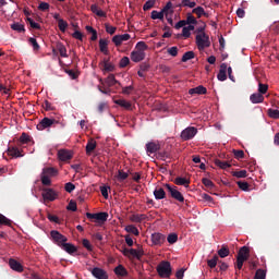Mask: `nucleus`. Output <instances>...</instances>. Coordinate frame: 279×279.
Instances as JSON below:
<instances>
[{"label":"nucleus","instance_id":"de8ad7c7","mask_svg":"<svg viewBox=\"0 0 279 279\" xmlns=\"http://www.w3.org/2000/svg\"><path fill=\"white\" fill-rule=\"evenodd\" d=\"M0 225L10 227L12 226V220L0 214Z\"/></svg>","mask_w":279,"mask_h":279},{"label":"nucleus","instance_id":"6e6d98bb","mask_svg":"<svg viewBox=\"0 0 279 279\" xmlns=\"http://www.w3.org/2000/svg\"><path fill=\"white\" fill-rule=\"evenodd\" d=\"M202 184H204V186H206V189H209L210 191L215 187L210 179H202Z\"/></svg>","mask_w":279,"mask_h":279},{"label":"nucleus","instance_id":"ea45409f","mask_svg":"<svg viewBox=\"0 0 279 279\" xmlns=\"http://www.w3.org/2000/svg\"><path fill=\"white\" fill-rule=\"evenodd\" d=\"M94 220L106 222L108 220V213L106 211H100L96 214V218Z\"/></svg>","mask_w":279,"mask_h":279},{"label":"nucleus","instance_id":"393cba45","mask_svg":"<svg viewBox=\"0 0 279 279\" xmlns=\"http://www.w3.org/2000/svg\"><path fill=\"white\" fill-rule=\"evenodd\" d=\"M8 156H12V158H23L24 154L16 147H10L8 148Z\"/></svg>","mask_w":279,"mask_h":279},{"label":"nucleus","instance_id":"1a4fd4ad","mask_svg":"<svg viewBox=\"0 0 279 279\" xmlns=\"http://www.w3.org/2000/svg\"><path fill=\"white\" fill-rule=\"evenodd\" d=\"M58 197V193L53 191V189H43L41 190V198L47 202H53Z\"/></svg>","mask_w":279,"mask_h":279},{"label":"nucleus","instance_id":"4c0bfd02","mask_svg":"<svg viewBox=\"0 0 279 279\" xmlns=\"http://www.w3.org/2000/svg\"><path fill=\"white\" fill-rule=\"evenodd\" d=\"M96 149V141L89 140L86 144V154L89 155L92 151Z\"/></svg>","mask_w":279,"mask_h":279},{"label":"nucleus","instance_id":"2f4dec72","mask_svg":"<svg viewBox=\"0 0 279 279\" xmlns=\"http://www.w3.org/2000/svg\"><path fill=\"white\" fill-rule=\"evenodd\" d=\"M195 29L194 25H189L183 27L182 29V36L183 38H191V32H193Z\"/></svg>","mask_w":279,"mask_h":279},{"label":"nucleus","instance_id":"6ab92c4d","mask_svg":"<svg viewBox=\"0 0 279 279\" xmlns=\"http://www.w3.org/2000/svg\"><path fill=\"white\" fill-rule=\"evenodd\" d=\"M206 93L207 89L203 85L189 89V95H191L192 97H197V95H206Z\"/></svg>","mask_w":279,"mask_h":279},{"label":"nucleus","instance_id":"cd10ccee","mask_svg":"<svg viewBox=\"0 0 279 279\" xmlns=\"http://www.w3.org/2000/svg\"><path fill=\"white\" fill-rule=\"evenodd\" d=\"M150 17L153 19V21H157V20L165 21V13L162 12V10L161 11L154 10L150 13Z\"/></svg>","mask_w":279,"mask_h":279},{"label":"nucleus","instance_id":"e2e57ef3","mask_svg":"<svg viewBox=\"0 0 279 279\" xmlns=\"http://www.w3.org/2000/svg\"><path fill=\"white\" fill-rule=\"evenodd\" d=\"M123 95H132L134 93V86L130 85L122 88Z\"/></svg>","mask_w":279,"mask_h":279},{"label":"nucleus","instance_id":"f257e3e1","mask_svg":"<svg viewBox=\"0 0 279 279\" xmlns=\"http://www.w3.org/2000/svg\"><path fill=\"white\" fill-rule=\"evenodd\" d=\"M145 51H147V44H145V41H138L135 49L131 52L132 62H143L146 56Z\"/></svg>","mask_w":279,"mask_h":279},{"label":"nucleus","instance_id":"052dcab7","mask_svg":"<svg viewBox=\"0 0 279 279\" xmlns=\"http://www.w3.org/2000/svg\"><path fill=\"white\" fill-rule=\"evenodd\" d=\"M68 210H71L72 213H75L77 210L76 202L70 201L66 207Z\"/></svg>","mask_w":279,"mask_h":279},{"label":"nucleus","instance_id":"bf43d9fd","mask_svg":"<svg viewBox=\"0 0 279 279\" xmlns=\"http://www.w3.org/2000/svg\"><path fill=\"white\" fill-rule=\"evenodd\" d=\"M29 44L32 45L34 51H38V49H40V46L38 45V41L34 37L29 38Z\"/></svg>","mask_w":279,"mask_h":279},{"label":"nucleus","instance_id":"774afa93","mask_svg":"<svg viewBox=\"0 0 279 279\" xmlns=\"http://www.w3.org/2000/svg\"><path fill=\"white\" fill-rule=\"evenodd\" d=\"M128 64H130V58L123 57V58L120 60V66H121V69H125V66H128Z\"/></svg>","mask_w":279,"mask_h":279},{"label":"nucleus","instance_id":"c9c22d12","mask_svg":"<svg viewBox=\"0 0 279 279\" xmlns=\"http://www.w3.org/2000/svg\"><path fill=\"white\" fill-rule=\"evenodd\" d=\"M124 231L128 232V233H132V234H134L136 236L140 235L138 228L134 227V225L125 226Z\"/></svg>","mask_w":279,"mask_h":279},{"label":"nucleus","instance_id":"0eeeda50","mask_svg":"<svg viewBox=\"0 0 279 279\" xmlns=\"http://www.w3.org/2000/svg\"><path fill=\"white\" fill-rule=\"evenodd\" d=\"M117 83L118 81L114 77V74H110L102 83L104 87H99L100 93H102L104 95H110V88H106V86H114V84Z\"/></svg>","mask_w":279,"mask_h":279},{"label":"nucleus","instance_id":"39448f33","mask_svg":"<svg viewBox=\"0 0 279 279\" xmlns=\"http://www.w3.org/2000/svg\"><path fill=\"white\" fill-rule=\"evenodd\" d=\"M250 257V248L247 246H242L240 251H238V257L235 258V268L242 269V266H244V263Z\"/></svg>","mask_w":279,"mask_h":279},{"label":"nucleus","instance_id":"9d476101","mask_svg":"<svg viewBox=\"0 0 279 279\" xmlns=\"http://www.w3.org/2000/svg\"><path fill=\"white\" fill-rule=\"evenodd\" d=\"M163 16L167 19L169 25H173V3L168 2L162 9Z\"/></svg>","mask_w":279,"mask_h":279},{"label":"nucleus","instance_id":"bb28decb","mask_svg":"<svg viewBox=\"0 0 279 279\" xmlns=\"http://www.w3.org/2000/svg\"><path fill=\"white\" fill-rule=\"evenodd\" d=\"M265 97L260 93H254L251 95L250 100L252 104H263Z\"/></svg>","mask_w":279,"mask_h":279},{"label":"nucleus","instance_id":"4d7b16f0","mask_svg":"<svg viewBox=\"0 0 279 279\" xmlns=\"http://www.w3.org/2000/svg\"><path fill=\"white\" fill-rule=\"evenodd\" d=\"M105 29H106L107 34H110V36H112L113 34L117 33V27H114L110 24H105Z\"/></svg>","mask_w":279,"mask_h":279},{"label":"nucleus","instance_id":"a211bd4d","mask_svg":"<svg viewBox=\"0 0 279 279\" xmlns=\"http://www.w3.org/2000/svg\"><path fill=\"white\" fill-rule=\"evenodd\" d=\"M228 64L221 63L219 73L217 75L219 82H226L228 80Z\"/></svg>","mask_w":279,"mask_h":279},{"label":"nucleus","instance_id":"473e14b6","mask_svg":"<svg viewBox=\"0 0 279 279\" xmlns=\"http://www.w3.org/2000/svg\"><path fill=\"white\" fill-rule=\"evenodd\" d=\"M214 165H216V167H218L222 170H226L231 167V165L228 161H222L220 159L214 160Z\"/></svg>","mask_w":279,"mask_h":279},{"label":"nucleus","instance_id":"864d4df0","mask_svg":"<svg viewBox=\"0 0 279 279\" xmlns=\"http://www.w3.org/2000/svg\"><path fill=\"white\" fill-rule=\"evenodd\" d=\"M63 190L68 193H72L76 190V185H74L71 182L65 183V185L63 186Z\"/></svg>","mask_w":279,"mask_h":279},{"label":"nucleus","instance_id":"a878e982","mask_svg":"<svg viewBox=\"0 0 279 279\" xmlns=\"http://www.w3.org/2000/svg\"><path fill=\"white\" fill-rule=\"evenodd\" d=\"M148 219V216L144 214H134L132 217H130V221L135 222V223H142V221Z\"/></svg>","mask_w":279,"mask_h":279},{"label":"nucleus","instance_id":"49530a36","mask_svg":"<svg viewBox=\"0 0 279 279\" xmlns=\"http://www.w3.org/2000/svg\"><path fill=\"white\" fill-rule=\"evenodd\" d=\"M267 90H269V85L268 84H263V83L258 84V93L260 95H265L267 93Z\"/></svg>","mask_w":279,"mask_h":279},{"label":"nucleus","instance_id":"5701e85b","mask_svg":"<svg viewBox=\"0 0 279 279\" xmlns=\"http://www.w3.org/2000/svg\"><path fill=\"white\" fill-rule=\"evenodd\" d=\"M101 65L104 73H111L114 71V64H112V62H110L108 59H104Z\"/></svg>","mask_w":279,"mask_h":279},{"label":"nucleus","instance_id":"6e6552de","mask_svg":"<svg viewBox=\"0 0 279 279\" xmlns=\"http://www.w3.org/2000/svg\"><path fill=\"white\" fill-rule=\"evenodd\" d=\"M196 134H198V130L196 128L190 126L185 128L184 131H182L180 137L182 138V141L186 142L194 138Z\"/></svg>","mask_w":279,"mask_h":279},{"label":"nucleus","instance_id":"13d9d810","mask_svg":"<svg viewBox=\"0 0 279 279\" xmlns=\"http://www.w3.org/2000/svg\"><path fill=\"white\" fill-rule=\"evenodd\" d=\"M58 51L61 58H69V54L66 53V47H64L63 45L58 46Z\"/></svg>","mask_w":279,"mask_h":279},{"label":"nucleus","instance_id":"7ed1b4c3","mask_svg":"<svg viewBox=\"0 0 279 279\" xmlns=\"http://www.w3.org/2000/svg\"><path fill=\"white\" fill-rule=\"evenodd\" d=\"M156 271L158 272V276H160L161 279H169L170 276H172V266L170 262L162 260L156 267Z\"/></svg>","mask_w":279,"mask_h":279},{"label":"nucleus","instance_id":"37998d69","mask_svg":"<svg viewBox=\"0 0 279 279\" xmlns=\"http://www.w3.org/2000/svg\"><path fill=\"white\" fill-rule=\"evenodd\" d=\"M29 142H32V137H29L28 134L22 133V135H20V143H22V145H27Z\"/></svg>","mask_w":279,"mask_h":279},{"label":"nucleus","instance_id":"ddd939ff","mask_svg":"<svg viewBox=\"0 0 279 279\" xmlns=\"http://www.w3.org/2000/svg\"><path fill=\"white\" fill-rule=\"evenodd\" d=\"M150 240L154 246H162V244L166 242V235L158 232L151 233Z\"/></svg>","mask_w":279,"mask_h":279},{"label":"nucleus","instance_id":"423d86ee","mask_svg":"<svg viewBox=\"0 0 279 279\" xmlns=\"http://www.w3.org/2000/svg\"><path fill=\"white\" fill-rule=\"evenodd\" d=\"M168 193L170 194V197L174 199L175 202L183 204L184 203V195L174 185L166 184L163 185Z\"/></svg>","mask_w":279,"mask_h":279},{"label":"nucleus","instance_id":"09e8293b","mask_svg":"<svg viewBox=\"0 0 279 279\" xmlns=\"http://www.w3.org/2000/svg\"><path fill=\"white\" fill-rule=\"evenodd\" d=\"M58 27L60 29V32H66V27H69V23H66V21L64 20H59L58 22Z\"/></svg>","mask_w":279,"mask_h":279},{"label":"nucleus","instance_id":"69168bd1","mask_svg":"<svg viewBox=\"0 0 279 279\" xmlns=\"http://www.w3.org/2000/svg\"><path fill=\"white\" fill-rule=\"evenodd\" d=\"M169 56H172V58H175L178 56V47L173 46L168 48Z\"/></svg>","mask_w":279,"mask_h":279},{"label":"nucleus","instance_id":"4be33fe9","mask_svg":"<svg viewBox=\"0 0 279 279\" xmlns=\"http://www.w3.org/2000/svg\"><path fill=\"white\" fill-rule=\"evenodd\" d=\"M142 256H144V251L142 248H130V253H128V256L125 257H132V258H136L137 260H140L142 258Z\"/></svg>","mask_w":279,"mask_h":279},{"label":"nucleus","instance_id":"f03ea898","mask_svg":"<svg viewBox=\"0 0 279 279\" xmlns=\"http://www.w3.org/2000/svg\"><path fill=\"white\" fill-rule=\"evenodd\" d=\"M58 175V170H56L52 167H46L41 169V173L39 174V180L41 181V185L44 186H50L52 185L51 178H54Z\"/></svg>","mask_w":279,"mask_h":279},{"label":"nucleus","instance_id":"72a5a7b5","mask_svg":"<svg viewBox=\"0 0 279 279\" xmlns=\"http://www.w3.org/2000/svg\"><path fill=\"white\" fill-rule=\"evenodd\" d=\"M174 184L178 186H185L187 187V185L190 184V181L187 179H184L182 177H178L174 179Z\"/></svg>","mask_w":279,"mask_h":279},{"label":"nucleus","instance_id":"58836bf2","mask_svg":"<svg viewBox=\"0 0 279 279\" xmlns=\"http://www.w3.org/2000/svg\"><path fill=\"white\" fill-rule=\"evenodd\" d=\"M11 29H13V32H25V25L19 23V22H14L13 24H11Z\"/></svg>","mask_w":279,"mask_h":279},{"label":"nucleus","instance_id":"a19ab883","mask_svg":"<svg viewBox=\"0 0 279 279\" xmlns=\"http://www.w3.org/2000/svg\"><path fill=\"white\" fill-rule=\"evenodd\" d=\"M193 14H196L198 19L206 16V11L202 7H196L192 10Z\"/></svg>","mask_w":279,"mask_h":279},{"label":"nucleus","instance_id":"f8f14e48","mask_svg":"<svg viewBox=\"0 0 279 279\" xmlns=\"http://www.w3.org/2000/svg\"><path fill=\"white\" fill-rule=\"evenodd\" d=\"M132 36L130 34L114 35L112 37V43L116 47H121L123 43H128Z\"/></svg>","mask_w":279,"mask_h":279},{"label":"nucleus","instance_id":"7c9ffc66","mask_svg":"<svg viewBox=\"0 0 279 279\" xmlns=\"http://www.w3.org/2000/svg\"><path fill=\"white\" fill-rule=\"evenodd\" d=\"M99 49L101 53L105 56H108V40L107 39H100L99 40Z\"/></svg>","mask_w":279,"mask_h":279},{"label":"nucleus","instance_id":"f704fd0d","mask_svg":"<svg viewBox=\"0 0 279 279\" xmlns=\"http://www.w3.org/2000/svg\"><path fill=\"white\" fill-rule=\"evenodd\" d=\"M113 274H116V276L125 277L128 271L125 270L124 266L120 265L113 269Z\"/></svg>","mask_w":279,"mask_h":279},{"label":"nucleus","instance_id":"2eb2a0df","mask_svg":"<svg viewBox=\"0 0 279 279\" xmlns=\"http://www.w3.org/2000/svg\"><path fill=\"white\" fill-rule=\"evenodd\" d=\"M158 151H160V144L158 142H148V144H146V154H148V156L157 154Z\"/></svg>","mask_w":279,"mask_h":279},{"label":"nucleus","instance_id":"9b49d317","mask_svg":"<svg viewBox=\"0 0 279 279\" xmlns=\"http://www.w3.org/2000/svg\"><path fill=\"white\" fill-rule=\"evenodd\" d=\"M50 236L52 238L53 243H56L57 245L65 244V242L68 241V238H65L57 230L50 231Z\"/></svg>","mask_w":279,"mask_h":279},{"label":"nucleus","instance_id":"f3484780","mask_svg":"<svg viewBox=\"0 0 279 279\" xmlns=\"http://www.w3.org/2000/svg\"><path fill=\"white\" fill-rule=\"evenodd\" d=\"M58 246H60L63 252H65L70 255L75 254L77 252L76 246L72 243H60V244H58Z\"/></svg>","mask_w":279,"mask_h":279},{"label":"nucleus","instance_id":"c756f323","mask_svg":"<svg viewBox=\"0 0 279 279\" xmlns=\"http://www.w3.org/2000/svg\"><path fill=\"white\" fill-rule=\"evenodd\" d=\"M154 198L157 201L166 198V192L162 187L154 190Z\"/></svg>","mask_w":279,"mask_h":279},{"label":"nucleus","instance_id":"338daca9","mask_svg":"<svg viewBox=\"0 0 279 279\" xmlns=\"http://www.w3.org/2000/svg\"><path fill=\"white\" fill-rule=\"evenodd\" d=\"M118 180L121 182L128 179V173H125L123 170H118Z\"/></svg>","mask_w":279,"mask_h":279},{"label":"nucleus","instance_id":"5fc2aeb1","mask_svg":"<svg viewBox=\"0 0 279 279\" xmlns=\"http://www.w3.org/2000/svg\"><path fill=\"white\" fill-rule=\"evenodd\" d=\"M236 185L240 190L244 191V192H248L250 189H248V185H247V182H244V181H238L236 182Z\"/></svg>","mask_w":279,"mask_h":279},{"label":"nucleus","instance_id":"aec40b11","mask_svg":"<svg viewBox=\"0 0 279 279\" xmlns=\"http://www.w3.org/2000/svg\"><path fill=\"white\" fill-rule=\"evenodd\" d=\"M53 125V120L50 118H44L41 121H39L37 129L38 131H43L45 129H49L50 126Z\"/></svg>","mask_w":279,"mask_h":279},{"label":"nucleus","instance_id":"c85d7f7f","mask_svg":"<svg viewBox=\"0 0 279 279\" xmlns=\"http://www.w3.org/2000/svg\"><path fill=\"white\" fill-rule=\"evenodd\" d=\"M229 255H230V250L228 248V246L222 245V247L218 250V255H215V256H218L220 258H226Z\"/></svg>","mask_w":279,"mask_h":279},{"label":"nucleus","instance_id":"8fccbe9b","mask_svg":"<svg viewBox=\"0 0 279 279\" xmlns=\"http://www.w3.org/2000/svg\"><path fill=\"white\" fill-rule=\"evenodd\" d=\"M166 240L168 241V243L175 244L178 242V234L175 233H170L168 234V238H166Z\"/></svg>","mask_w":279,"mask_h":279},{"label":"nucleus","instance_id":"603ef678","mask_svg":"<svg viewBox=\"0 0 279 279\" xmlns=\"http://www.w3.org/2000/svg\"><path fill=\"white\" fill-rule=\"evenodd\" d=\"M232 175H233V178L244 179L247 177V172H246V170H240V171L233 172Z\"/></svg>","mask_w":279,"mask_h":279},{"label":"nucleus","instance_id":"e433bc0d","mask_svg":"<svg viewBox=\"0 0 279 279\" xmlns=\"http://www.w3.org/2000/svg\"><path fill=\"white\" fill-rule=\"evenodd\" d=\"M208 267H209V269H214V268H216V266L218 265V264H220V263H222V262H220L219 260V257L218 256H214V257H211V259H208Z\"/></svg>","mask_w":279,"mask_h":279},{"label":"nucleus","instance_id":"20e7f679","mask_svg":"<svg viewBox=\"0 0 279 279\" xmlns=\"http://www.w3.org/2000/svg\"><path fill=\"white\" fill-rule=\"evenodd\" d=\"M204 28H201V32L196 35V46L199 51L208 49L210 47V37L203 32Z\"/></svg>","mask_w":279,"mask_h":279},{"label":"nucleus","instance_id":"c03bdc74","mask_svg":"<svg viewBox=\"0 0 279 279\" xmlns=\"http://www.w3.org/2000/svg\"><path fill=\"white\" fill-rule=\"evenodd\" d=\"M268 117H270V119L278 120L279 119V110L268 109Z\"/></svg>","mask_w":279,"mask_h":279},{"label":"nucleus","instance_id":"dca6fc26","mask_svg":"<svg viewBox=\"0 0 279 279\" xmlns=\"http://www.w3.org/2000/svg\"><path fill=\"white\" fill-rule=\"evenodd\" d=\"M8 265L12 270H14L17 274L24 272V266H22V264H20V262H17L14 258H10V260L8 262Z\"/></svg>","mask_w":279,"mask_h":279},{"label":"nucleus","instance_id":"412c9836","mask_svg":"<svg viewBox=\"0 0 279 279\" xmlns=\"http://www.w3.org/2000/svg\"><path fill=\"white\" fill-rule=\"evenodd\" d=\"M58 159H60V161H68L72 159V153L70 150L66 149H60L58 150Z\"/></svg>","mask_w":279,"mask_h":279},{"label":"nucleus","instance_id":"79ce46f5","mask_svg":"<svg viewBox=\"0 0 279 279\" xmlns=\"http://www.w3.org/2000/svg\"><path fill=\"white\" fill-rule=\"evenodd\" d=\"M193 58H195V52L187 51L183 54L181 62H189V60H193Z\"/></svg>","mask_w":279,"mask_h":279},{"label":"nucleus","instance_id":"680f3d73","mask_svg":"<svg viewBox=\"0 0 279 279\" xmlns=\"http://www.w3.org/2000/svg\"><path fill=\"white\" fill-rule=\"evenodd\" d=\"M254 279H266V272L262 269L256 270Z\"/></svg>","mask_w":279,"mask_h":279},{"label":"nucleus","instance_id":"a18cd8bd","mask_svg":"<svg viewBox=\"0 0 279 279\" xmlns=\"http://www.w3.org/2000/svg\"><path fill=\"white\" fill-rule=\"evenodd\" d=\"M181 5L183 8H195L197 5V3L195 1H191V0H182Z\"/></svg>","mask_w":279,"mask_h":279},{"label":"nucleus","instance_id":"b1692460","mask_svg":"<svg viewBox=\"0 0 279 279\" xmlns=\"http://www.w3.org/2000/svg\"><path fill=\"white\" fill-rule=\"evenodd\" d=\"M90 10L93 14H96V16H99L100 19H106L107 14L104 10H101L97 4H92Z\"/></svg>","mask_w":279,"mask_h":279},{"label":"nucleus","instance_id":"3c124183","mask_svg":"<svg viewBox=\"0 0 279 279\" xmlns=\"http://www.w3.org/2000/svg\"><path fill=\"white\" fill-rule=\"evenodd\" d=\"M154 5H156V1L148 0L145 2L144 7H143V11L147 12V10H151V8H154Z\"/></svg>","mask_w":279,"mask_h":279},{"label":"nucleus","instance_id":"4468645a","mask_svg":"<svg viewBox=\"0 0 279 279\" xmlns=\"http://www.w3.org/2000/svg\"><path fill=\"white\" fill-rule=\"evenodd\" d=\"M89 272L96 279H108V274L106 272V270L101 268H98V267L89 268Z\"/></svg>","mask_w":279,"mask_h":279},{"label":"nucleus","instance_id":"0e129e2a","mask_svg":"<svg viewBox=\"0 0 279 279\" xmlns=\"http://www.w3.org/2000/svg\"><path fill=\"white\" fill-rule=\"evenodd\" d=\"M27 21L33 29H40V24L36 23L32 17H27Z\"/></svg>","mask_w":279,"mask_h":279}]
</instances>
